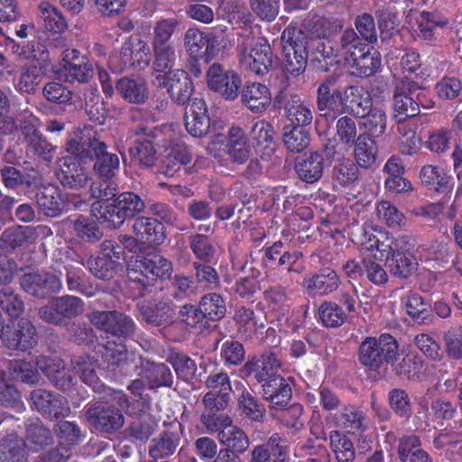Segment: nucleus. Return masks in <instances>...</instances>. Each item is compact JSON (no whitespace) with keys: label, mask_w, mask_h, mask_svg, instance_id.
Wrapping results in <instances>:
<instances>
[{"label":"nucleus","mask_w":462,"mask_h":462,"mask_svg":"<svg viewBox=\"0 0 462 462\" xmlns=\"http://www.w3.org/2000/svg\"><path fill=\"white\" fill-rule=\"evenodd\" d=\"M318 107L320 111L330 109L340 114L364 117L372 106L370 94L360 85H342L341 78L331 75L326 78L317 90Z\"/></svg>","instance_id":"nucleus-1"},{"label":"nucleus","mask_w":462,"mask_h":462,"mask_svg":"<svg viewBox=\"0 0 462 462\" xmlns=\"http://www.w3.org/2000/svg\"><path fill=\"white\" fill-rule=\"evenodd\" d=\"M92 130L85 128L81 136L68 141L66 150L69 153L79 155L81 160H95L93 170L104 180H111L119 170L120 161L116 153L107 150V145L91 134Z\"/></svg>","instance_id":"nucleus-2"},{"label":"nucleus","mask_w":462,"mask_h":462,"mask_svg":"<svg viewBox=\"0 0 462 462\" xmlns=\"http://www.w3.org/2000/svg\"><path fill=\"white\" fill-rule=\"evenodd\" d=\"M342 57L352 75L369 78L381 67V54L373 46L361 42L354 29H347L340 36Z\"/></svg>","instance_id":"nucleus-3"},{"label":"nucleus","mask_w":462,"mask_h":462,"mask_svg":"<svg viewBox=\"0 0 462 462\" xmlns=\"http://www.w3.org/2000/svg\"><path fill=\"white\" fill-rule=\"evenodd\" d=\"M172 272L171 262L161 254L138 256L127 271L129 286L132 290H137L139 296H143V291L152 287L158 279L170 278Z\"/></svg>","instance_id":"nucleus-4"},{"label":"nucleus","mask_w":462,"mask_h":462,"mask_svg":"<svg viewBox=\"0 0 462 462\" xmlns=\"http://www.w3.org/2000/svg\"><path fill=\"white\" fill-rule=\"evenodd\" d=\"M113 402H96L84 409L86 421L96 430L104 433H115L125 424L122 410L128 411V398L125 393H117Z\"/></svg>","instance_id":"nucleus-5"},{"label":"nucleus","mask_w":462,"mask_h":462,"mask_svg":"<svg viewBox=\"0 0 462 462\" xmlns=\"http://www.w3.org/2000/svg\"><path fill=\"white\" fill-rule=\"evenodd\" d=\"M398 349L397 340L390 334L367 337L359 345L358 360L369 371H385L389 364L396 361Z\"/></svg>","instance_id":"nucleus-6"},{"label":"nucleus","mask_w":462,"mask_h":462,"mask_svg":"<svg viewBox=\"0 0 462 462\" xmlns=\"http://www.w3.org/2000/svg\"><path fill=\"white\" fill-rule=\"evenodd\" d=\"M238 48L239 61L245 69L264 75L272 68L274 56L266 39L255 37L251 31H245Z\"/></svg>","instance_id":"nucleus-7"},{"label":"nucleus","mask_w":462,"mask_h":462,"mask_svg":"<svg viewBox=\"0 0 462 462\" xmlns=\"http://www.w3.org/2000/svg\"><path fill=\"white\" fill-rule=\"evenodd\" d=\"M145 208L144 200L138 194L133 191L122 192L103 208L100 219L109 228H118L126 219L141 217Z\"/></svg>","instance_id":"nucleus-8"},{"label":"nucleus","mask_w":462,"mask_h":462,"mask_svg":"<svg viewBox=\"0 0 462 462\" xmlns=\"http://www.w3.org/2000/svg\"><path fill=\"white\" fill-rule=\"evenodd\" d=\"M281 41L286 72L291 75H300L307 66L308 51L305 33L300 29L288 26L283 31Z\"/></svg>","instance_id":"nucleus-9"},{"label":"nucleus","mask_w":462,"mask_h":462,"mask_svg":"<svg viewBox=\"0 0 462 462\" xmlns=\"http://www.w3.org/2000/svg\"><path fill=\"white\" fill-rule=\"evenodd\" d=\"M418 84L409 79H401L394 89L393 96V117L397 122L405 121L420 113L421 103Z\"/></svg>","instance_id":"nucleus-10"},{"label":"nucleus","mask_w":462,"mask_h":462,"mask_svg":"<svg viewBox=\"0 0 462 462\" xmlns=\"http://www.w3.org/2000/svg\"><path fill=\"white\" fill-rule=\"evenodd\" d=\"M88 319L97 329L118 338L130 337L135 331V323L133 319L120 311L97 310L91 312Z\"/></svg>","instance_id":"nucleus-11"},{"label":"nucleus","mask_w":462,"mask_h":462,"mask_svg":"<svg viewBox=\"0 0 462 462\" xmlns=\"http://www.w3.org/2000/svg\"><path fill=\"white\" fill-rule=\"evenodd\" d=\"M153 84L158 88H166L171 99L179 105L186 104L193 93L192 81L183 69L156 74Z\"/></svg>","instance_id":"nucleus-12"},{"label":"nucleus","mask_w":462,"mask_h":462,"mask_svg":"<svg viewBox=\"0 0 462 462\" xmlns=\"http://www.w3.org/2000/svg\"><path fill=\"white\" fill-rule=\"evenodd\" d=\"M208 88L228 100L238 97L241 79L236 72L226 69L218 63L212 64L207 71Z\"/></svg>","instance_id":"nucleus-13"},{"label":"nucleus","mask_w":462,"mask_h":462,"mask_svg":"<svg viewBox=\"0 0 462 462\" xmlns=\"http://www.w3.org/2000/svg\"><path fill=\"white\" fill-rule=\"evenodd\" d=\"M182 425L178 421L170 423L168 428L151 439L148 454L154 461L172 456L180 444Z\"/></svg>","instance_id":"nucleus-14"},{"label":"nucleus","mask_w":462,"mask_h":462,"mask_svg":"<svg viewBox=\"0 0 462 462\" xmlns=\"http://www.w3.org/2000/svg\"><path fill=\"white\" fill-rule=\"evenodd\" d=\"M62 68L69 82L88 83L94 76L92 63L87 56L75 49L62 51Z\"/></svg>","instance_id":"nucleus-15"},{"label":"nucleus","mask_w":462,"mask_h":462,"mask_svg":"<svg viewBox=\"0 0 462 462\" xmlns=\"http://www.w3.org/2000/svg\"><path fill=\"white\" fill-rule=\"evenodd\" d=\"M33 407L42 414L51 418L67 417L70 408L66 398L45 389H35L31 393Z\"/></svg>","instance_id":"nucleus-16"},{"label":"nucleus","mask_w":462,"mask_h":462,"mask_svg":"<svg viewBox=\"0 0 462 462\" xmlns=\"http://www.w3.org/2000/svg\"><path fill=\"white\" fill-rule=\"evenodd\" d=\"M79 160H81L79 155L71 153L59 160V179L64 187L79 189L90 180L88 172Z\"/></svg>","instance_id":"nucleus-17"},{"label":"nucleus","mask_w":462,"mask_h":462,"mask_svg":"<svg viewBox=\"0 0 462 462\" xmlns=\"http://www.w3.org/2000/svg\"><path fill=\"white\" fill-rule=\"evenodd\" d=\"M20 284L26 293L39 298H45L51 293H57L61 289L60 279L49 273H25L22 276Z\"/></svg>","instance_id":"nucleus-18"},{"label":"nucleus","mask_w":462,"mask_h":462,"mask_svg":"<svg viewBox=\"0 0 462 462\" xmlns=\"http://www.w3.org/2000/svg\"><path fill=\"white\" fill-rule=\"evenodd\" d=\"M36 365L56 387L67 391L74 384L75 370L67 366L61 359L40 356L36 361Z\"/></svg>","instance_id":"nucleus-19"},{"label":"nucleus","mask_w":462,"mask_h":462,"mask_svg":"<svg viewBox=\"0 0 462 462\" xmlns=\"http://www.w3.org/2000/svg\"><path fill=\"white\" fill-rule=\"evenodd\" d=\"M104 359L108 367L119 368L126 375H134L142 364V356L128 352L123 344L108 345L105 347Z\"/></svg>","instance_id":"nucleus-20"},{"label":"nucleus","mask_w":462,"mask_h":462,"mask_svg":"<svg viewBox=\"0 0 462 462\" xmlns=\"http://www.w3.org/2000/svg\"><path fill=\"white\" fill-rule=\"evenodd\" d=\"M5 342L9 349L25 351L37 343L34 325L29 319L22 318L13 324V330L8 331Z\"/></svg>","instance_id":"nucleus-21"},{"label":"nucleus","mask_w":462,"mask_h":462,"mask_svg":"<svg viewBox=\"0 0 462 462\" xmlns=\"http://www.w3.org/2000/svg\"><path fill=\"white\" fill-rule=\"evenodd\" d=\"M133 234L143 244L158 245L166 238L165 227L158 219L149 217H137L132 226Z\"/></svg>","instance_id":"nucleus-22"},{"label":"nucleus","mask_w":462,"mask_h":462,"mask_svg":"<svg viewBox=\"0 0 462 462\" xmlns=\"http://www.w3.org/2000/svg\"><path fill=\"white\" fill-rule=\"evenodd\" d=\"M340 282V278L336 271L324 268L306 276L302 285L309 294L325 296L335 291Z\"/></svg>","instance_id":"nucleus-23"},{"label":"nucleus","mask_w":462,"mask_h":462,"mask_svg":"<svg viewBox=\"0 0 462 462\" xmlns=\"http://www.w3.org/2000/svg\"><path fill=\"white\" fill-rule=\"evenodd\" d=\"M116 89L130 104L143 105L149 97L147 82L140 76L122 77L116 81Z\"/></svg>","instance_id":"nucleus-24"},{"label":"nucleus","mask_w":462,"mask_h":462,"mask_svg":"<svg viewBox=\"0 0 462 462\" xmlns=\"http://www.w3.org/2000/svg\"><path fill=\"white\" fill-rule=\"evenodd\" d=\"M207 113L208 109L202 99L195 98L186 107L185 127L191 135L201 137L208 134L210 120Z\"/></svg>","instance_id":"nucleus-25"},{"label":"nucleus","mask_w":462,"mask_h":462,"mask_svg":"<svg viewBox=\"0 0 462 462\" xmlns=\"http://www.w3.org/2000/svg\"><path fill=\"white\" fill-rule=\"evenodd\" d=\"M284 112L292 126L304 127L311 125L313 121V106L297 94H290L287 97Z\"/></svg>","instance_id":"nucleus-26"},{"label":"nucleus","mask_w":462,"mask_h":462,"mask_svg":"<svg viewBox=\"0 0 462 462\" xmlns=\"http://www.w3.org/2000/svg\"><path fill=\"white\" fill-rule=\"evenodd\" d=\"M281 366L280 361L276 356L272 352H265L258 359H252L246 362L241 372L245 376L254 374V378L258 383L266 382L276 374Z\"/></svg>","instance_id":"nucleus-27"},{"label":"nucleus","mask_w":462,"mask_h":462,"mask_svg":"<svg viewBox=\"0 0 462 462\" xmlns=\"http://www.w3.org/2000/svg\"><path fill=\"white\" fill-rule=\"evenodd\" d=\"M263 396L270 403L272 410L282 409L291 398V388L282 376H274L263 384Z\"/></svg>","instance_id":"nucleus-28"},{"label":"nucleus","mask_w":462,"mask_h":462,"mask_svg":"<svg viewBox=\"0 0 462 462\" xmlns=\"http://www.w3.org/2000/svg\"><path fill=\"white\" fill-rule=\"evenodd\" d=\"M241 100L252 112L261 113L270 106L272 96L265 85L249 82L242 89Z\"/></svg>","instance_id":"nucleus-29"},{"label":"nucleus","mask_w":462,"mask_h":462,"mask_svg":"<svg viewBox=\"0 0 462 462\" xmlns=\"http://www.w3.org/2000/svg\"><path fill=\"white\" fill-rule=\"evenodd\" d=\"M365 418L364 411L359 408L345 406L340 412L329 414L326 421L354 434L363 429Z\"/></svg>","instance_id":"nucleus-30"},{"label":"nucleus","mask_w":462,"mask_h":462,"mask_svg":"<svg viewBox=\"0 0 462 462\" xmlns=\"http://www.w3.org/2000/svg\"><path fill=\"white\" fill-rule=\"evenodd\" d=\"M226 152L233 162L243 164L249 160L252 152L245 132L236 126L229 129Z\"/></svg>","instance_id":"nucleus-31"},{"label":"nucleus","mask_w":462,"mask_h":462,"mask_svg":"<svg viewBox=\"0 0 462 462\" xmlns=\"http://www.w3.org/2000/svg\"><path fill=\"white\" fill-rule=\"evenodd\" d=\"M134 374L146 379L150 388L160 386H171L172 375L170 369L164 364H154L142 357V364Z\"/></svg>","instance_id":"nucleus-32"},{"label":"nucleus","mask_w":462,"mask_h":462,"mask_svg":"<svg viewBox=\"0 0 462 462\" xmlns=\"http://www.w3.org/2000/svg\"><path fill=\"white\" fill-rule=\"evenodd\" d=\"M36 202L39 208L48 217L59 216L65 205L61 191L55 185L42 187L36 193Z\"/></svg>","instance_id":"nucleus-33"},{"label":"nucleus","mask_w":462,"mask_h":462,"mask_svg":"<svg viewBox=\"0 0 462 462\" xmlns=\"http://www.w3.org/2000/svg\"><path fill=\"white\" fill-rule=\"evenodd\" d=\"M299 177L308 182L319 180L324 171V159L319 152H311L308 157L300 159L295 165Z\"/></svg>","instance_id":"nucleus-34"},{"label":"nucleus","mask_w":462,"mask_h":462,"mask_svg":"<svg viewBox=\"0 0 462 462\" xmlns=\"http://www.w3.org/2000/svg\"><path fill=\"white\" fill-rule=\"evenodd\" d=\"M220 444L225 445L224 448H229L236 454L245 453L249 446L250 440L245 432L233 422L217 435Z\"/></svg>","instance_id":"nucleus-35"},{"label":"nucleus","mask_w":462,"mask_h":462,"mask_svg":"<svg viewBox=\"0 0 462 462\" xmlns=\"http://www.w3.org/2000/svg\"><path fill=\"white\" fill-rule=\"evenodd\" d=\"M132 161L142 169L152 168L157 160L152 143L146 138L136 139L129 148Z\"/></svg>","instance_id":"nucleus-36"},{"label":"nucleus","mask_w":462,"mask_h":462,"mask_svg":"<svg viewBox=\"0 0 462 462\" xmlns=\"http://www.w3.org/2000/svg\"><path fill=\"white\" fill-rule=\"evenodd\" d=\"M29 227L17 226L5 229L0 236V250L12 253L16 249H23L29 244Z\"/></svg>","instance_id":"nucleus-37"},{"label":"nucleus","mask_w":462,"mask_h":462,"mask_svg":"<svg viewBox=\"0 0 462 462\" xmlns=\"http://www.w3.org/2000/svg\"><path fill=\"white\" fill-rule=\"evenodd\" d=\"M0 462H27L24 440L15 435H8L0 443Z\"/></svg>","instance_id":"nucleus-38"},{"label":"nucleus","mask_w":462,"mask_h":462,"mask_svg":"<svg viewBox=\"0 0 462 462\" xmlns=\"http://www.w3.org/2000/svg\"><path fill=\"white\" fill-rule=\"evenodd\" d=\"M355 144V158L357 164L365 169L372 167L376 161L377 147L369 134H359Z\"/></svg>","instance_id":"nucleus-39"},{"label":"nucleus","mask_w":462,"mask_h":462,"mask_svg":"<svg viewBox=\"0 0 462 462\" xmlns=\"http://www.w3.org/2000/svg\"><path fill=\"white\" fill-rule=\"evenodd\" d=\"M25 449L39 451L53 442V436L49 428L42 422L31 423L26 430Z\"/></svg>","instance_id":"nucleus-40"},{"label":"nucleus","mask_w":462,"mask_h":462,"mask_svg":"<svg viewBox=\"0 0 462 462\" xmlns=\"http://www.w3.org/2000/svg\"><path fill=\"white\" fill-rule=\"evenodd\" d=\"M330 447L337 462H354L356 449L353 442L338 430L329 433Z\"/></svg>","instance_id":"nucleus-41"},{"label":"nucleus","mask_w":462,"mask_h":462,"mask_svg":"<svg viewBox=\"0 0 462 462\" xmlns=\"http://www.w3.org/2000/svg\"><path fill=\"white\" fill-rule=\"evenodd\" d=\"M44 77V70L42 66L30 65L21 69L17 81V89L20 92L32 94L35 93L38 86Z\"/></svg>","instance_id":"nucleus-42"},{"label":"nucleus","mask_w":462,"mask_h":462,"mask_svg":"<svg viewBox=\"0 0 462 462\" xmlns=\"http://www.w3.org/2000/svg\"><path fill=\"white\" fill-rule=\"evenodd\" d=\"M39 12L46 30L53 32H61L67 29L68 24L64 16L49 2H42L39 5Z\"/></svg>","instance_id":"nucleus-43"},{"label":"nucleus","mask_w":462,"mask_h":462,"mask_svg":"<svg viewBox=\"0 0 462 462\" xmlns=\"http://www.w3.org/2000/svg\"><path fill=\"white\" fill-rule=\"evenodd\" d=\"M154 53L153 78L156 74H167L173 71L171 69L176 61V52L171 44L152 45Z\"/></svg>","instance_id":"nucleus-44"},{"label":"nucleus","mask_w":462,"mask_h":462,"mask_svg":"<svg viewBox=\"0 0 462 462\" xmlns=\"http://www.w3.org/2000/svg\"><path fill=\"white\" fill-rule=\"evenodd\" d=\"M416 20L419 27V37L427 41L433 39L434 29L437 26L444 27L448 23V20L436 11H423L420 14Z\"/></svg>","instance_id":"nucleus-45"},{"label":"nucleus","mask_w":462,"mask_h":462,"mask_svg":"<svg viewBox=\"0 0 462 462\" xmlns=\"http://www.w3.org/2000/svg\"><path fill=\"white\" fill-rule=\"evenodd\" d=\"M86 265L89 272L98 279L109 280L114 277L117 269L120 267L116 259L99 256H90Z\"/></svg>","instance_id":"nucleus-46"},{"label":"nucleus","mask_w":462,"mask_h":462,"mask_svg":"<svg viewBox=\"0 0 462 462\" xmlns=\"http://www.w3.org/2000/svg\"><path fill=\"white\" fill-rule=\"evenodd\" d=\"M378 218L390 228L402 229L407 225V218L389 201H381L376 206Z\"/></svg>","instance_id":"nucleus-47"},{"label":"nucleus","mask_w":462,"mask_h":462,"mask_svg":"<svg viewBox=\"0 0 462 462\" xmlns=\"http://www.w3.org/2000/svg\"><path fill=\"white\" fill-rule=\"evenodd\" d=\"M85 108L89 119L99 125L104 124L106 109L97 88H88L84 93Z\"/></svg>","instance_id":"nucleus-48"},{"label":"nucleus","mask_w":462,"mask_h":462,"mask_svg":"<svg viewBox=\"0 0 462 462\" xmlns=\"http://www.w3.org/2000/svg\"><path fill=\"white\" fill-rule=\"evenodd\" d=\"M390 273L406 279L416 270L417 262L412 254H393L386 262Z\"/></svg>","instance_id":"nucleus-49"},{"label":"nucleus","mask_w":462,"mask_h":462,"mask_svg":"<svg viewBox=\"0 0 462 462\" xmlns=\"http://www.w3.org/2000/svg\"><path fill=\"white\" fill-rule=\"evenodd\" d=\"M71 365L85 383L94 389L97 387L99 381L96 372L97 361L93 357L88 356L75 357L71 361Z\"/></svg>","instance_id":"nucleus-50"},{"label":"nucleus","mask_w":462,"mask_h":462,"mask_svg":"<svg viewBox=\"0 0 462 462\" xmlns=\"http://www.w3.org/2000/svg\"><path fill=\"white\" fill-rule=\"evenodd\" d=\"M332 178L342 187L353 185L358 179V168L350 159H342L333 167Z\"/></svg>","instance_id":"nucleus-51"},{"label":"nucleus","mask_w":462,"mask_h":462,"mask_svg":"<svg viewBox=\"0 0 462 462\" xmlns=\"http://www.w3.org/2000/svg\"><path fill=\"white\" fill-rule=\"evenodd\" d=\"M420 177L424 185L432 187L438 192H444L448 189L450 177L438 166H423Z\"/></svg>","instance_id":"nucleus-52"},{"label":"nucleus","mask_w":462,"mask_h":462,"mask_svg":"<svg viewBox=\"0 0 462 462\" xmlns=\"http://www.w3.org/2000/svg\"><path fill=\"white\" fill-rule=\"evenodd\" d=\"M198 286L191 277L177 274L174 276L169 293L176 301L190 300L197 294Z\"/></svg>","instance_id":"nucleus-53"},{"label":"nucleus","mask_w":462,"mask_h":462,"mask_svg":"<svg viewBox=\"0 0 462 462\" xmlns=\"http://www.w3.org/2000/svg\"><path fill=\"white\" fill-rule=\"evenodd\" d=\"M190 162V156L185 149L171 150L162 160L160 172L167 177H173L182 165Z\"/></svg>","instance_id":"nucleus-54"},{"label":"nucleus","mask_w":462,"mask_h":462,"mask_svg":"<svg viewBox=\"0 0 462 462\" xmlns=\"http://www.w3.org/2000/svg\"><path fill=\"white\" fill-rule=\"evenodd\" d=\"M283 142L287 149L291 152H300L310 144V133L303 127H286L283 134Z\"/></svg>","instance_id":"nucleus-55"},{"label":"nucleus","mask_w":462,"mask_h":462,"mask_svg":"<svg viewBox=\"0 0 462 462\" xmlns=\"http://www.w3.org/2000/svg\"><path fill=\"white\" fill-rule=\"evenodd\" d=\"M8 369L13 377L25 383H37L41 378L35 365L24 360L10 361Z\"/></svg>","instance_id":"nucleus-56"},{"label":"nucleus","mask_w":462,"mask_h":462,"mask_svg":"<svg viewBox=\"0 0 462 462\" xmlns=\"http://www.w3.org/2000/svg\"><path fill=\"white\" fill-rule=\"evenodd\" d=\"M238 409L242 413L255 421H261L265 416V409L246 389L237 399Z\"/></svg>","instance_id":"nucleus-57"},{"label":"nucleus","mask_w":462,"mask_h":462,"mask_svg":"<svg viewBox=\"0 0 462 462\" xmlns=\"http://www.w3.org/2000/svg\"><path fill=\"white\" fill-rule=\"evenodd\" d=\"M406 310L408 315L420 324H430L433 321L429 304L420 295H410L406 301Z\"/></svg>","instance_id":"nucleus-58"},{"label":"nucleus","mask_w":462,"mask_h":462,"mask_svg":"<svg viewBox=\"0 0 462 462\" xmlns=\"http://www.w3.org/2000/svg\"><path fill=\"white\" fill-rule=\"evenodd\" d=\"M76 235L86 242L93 243L102 236V232L96 221L89 217L79 216L73 223Z\"/></svg>","instance_id":"nucleus-59"},{"label":"nucleus","mask_w":462,"mask_h":462,"mask_svg":"<svg viewBox=\"0 0 462 462\" xmlns=\"http://www.w3.org/2000/svg\"><path fill=\"white\" fill-rule=\"evenodd\" d=\"M189 247L196 258L208 263L214 258L216 249L209 238L203 234H195L189 236Z\"/></svg>","instance_id":"nucleus-60"},{"label":"nucleus","mask_w":462,"mask_h":462,"mask_svg":"<svg viewBox=\"0 0 462 462\" xmlns=\"http://www.w3.org/2000/svg\"><path fill=\"white\" fill-rule=\"evenodd\" d=\"M363 118L364 125L371 134L380 136L385 132L387 117L383 106H372Z\"/></svg>","instance_id":"nucleus-61"},{"label":"nucleus","mask_w":462,"mask_h":462,"mask_svg":"<svg viewBox=\"0 0 462 462\" xmlns=\"http://www.w3.org/2000/svg\"><path fill=\"white\" fill-rule=\"evenodd\" d=\"M56 435L59 443L71 449L81 439V431L79 426L71 421L60 420L56 425Z\"/></svg>","instance_id":"nucleus-62"},{"label":"nucleus","mask_w":462,"mask_h":462,"mask_svg":"<svg viewBox=\"0 0 462 462\" xmlns=\"http://www.w3.org/2000/svg\"><path fill=\"white\" fill-rule=\"evenodd\" d=\"M203 317L210 319H219L226 313V304L223 298L217 293L205 295L199 304Z\"/></svg>","instance_id":"nucleus-63"},{"label":"nucleus","mask_w":462,"mask_h":462,"mask_svg":"<svg viewBox=\"0 0 462 462\" xmlns=\"http://www.w3.org/2000/svg\"><path fill=\"white\" fill-rule=\"evenodd\" d=\"M319 316L326 327L335 328L342 325L346 316L337 303L325 301L319 308Z\"/></svg>","instance_id":"nucleus-64"}]
</instances>
